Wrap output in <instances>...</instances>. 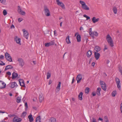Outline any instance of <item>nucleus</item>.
Returning a JSON list of instances; mask_svg holds the SVG:
<instances>
[{"instance_id":"obj_1","label":"nucleus","mask_w":122,"mask_h":122,"mask_svg":"<svg viewBox=\"0 0 122 122\" xmlns=\"http://www.w3.org/2000/svg\"><path fill=\"white\" fill-rule=\"evenodd\" d=\"M106 39L110 46L111 47H113L114 46L113 41L112 38L109 34L107 35Z\"/></svg>"},{"instance_id":"obj_2","label":"nucleus","mask_w":122,"mask_h":122,"mask_svg":"<svg viewBox=\"0 0 122 122\" xmlns=\"http://www.w3.org/2000/svg\"><path fill=\"white\" fill-rule=\"evenodd\" d=\"M80 3L81 5V7L83 9L86 10H89V7L86 5L84 2L82 1H80Z\"/></svg>"},{"instance_id":"obj_3","label":"nucleus","mask_w":122,"mask_h":122,"mask_svg":"<svg viewBox=\"0 0 122 122\" xmlns=\"http://www.w3.org/2000/svg\"><path fill=\"white\" fill-rule=\"evenodd\" d=\"M5 56L6 59L8 61L10 62L12 61L11 56L7 52H6L5 53Z\"/></svg>"},{"instance_id":"obj_4","label":"nucleus","mask_w":122,"mask_h":122,"mask_svg":"<svg viewBox=\"0 0 122 122\" xmlns=\"http://www.w3.org/2000/svg\"><path fill=\"white\" fill-rule=\"evenodd\" d=\"M115 81L117 88L119 90H120L121 89V83H120V80L119 78H115Z\"/></svg>"},{"instance_id":"obj_5","label":"nucleus","mask_w":122,"mask_h":122,"mask_svg":"<svg viewBox=\"0 0 122 122\" xmlns=\"http://www.w3.org/2000/svg\"><path fill=\"white\" fill-rule=\"evenodd\" d=\"M17 61L19 62V66L22 67L25 64L22 58H19L17 59Z\"/></svg>"},{"instance_id":"obj_6","label":"nucleus","mask_w":122,"mask_h":122,"mask_svg":"<svg viewBox=\"0 0 122 122\" xmlns=\"http://www.w3.org/2000/svg\"><path fill=\"white\" fill-rule=\"evenodd\" d=\"M100 84L101 86L102 89L106 91L107 89V87L105 83L103 81H100Z\"/></svg>"},{"instance_id":"obj_7","label":"nucleus","mask_w":122,"mask_h":122,"mask_svg":"<svg viewBox=\"0 0 122 122\" xmlns=\"http://www.w3.org/2000/svg\"><path fill=\"white\" fill-rule=\"evenodd\" d=\"M57 4L59 6H60L63 9H65V5L64 4L61 2L59 0H56Z\"/></svg>"},{"instance_id":"obj_8","label":"nucleus","mask_w":122,"mask_h":122,"mask_svg":"<svg viewBox=\"0 0 122 122\" xmlns=\"http://www.w3.org/2000/svg\"><path fill=\"white\" fill-rule=\"evenodd\" d=\"M82 79V75L80 74H78L77 75L76 78V80L77 81V83H78L80 82Z\"/></svg>"},{"instance_id":"obj_9","label":"nucleus","mask_w":122,"mask_h":122,"mask_svg":"<svg viewBox=\"0 0 122 122\" xmlns=\"http://www.w3.org/2000/svg\"><path fill=\"white\" fill-rule=\"evenodd\" d=\"M21 120L22 119L21 118L17 116L14 117L13 120V122H20Z\"/></svg>"},{"instance_id":"obj_10","label":"nucleus","mask_w":122,"mask_h":122,"mask_svg":"<svg viewBox=\"0 0 122 122\" xmlns=\"http://www.w3.org/2000/svg\"><path fill=\"white\" fill-rule=\"evenodd\" d=\"M44 13L46 16H48L50 15V14L49 10L47 7L44 8Z\"/></svg>"},{"instance_id":"obj_11","label":"nucleus","mask_w":122,"mask_h":122,"mask_svg":"<svg viewBox=\"0 0 122 122\" xmlns=\"http://www.w3.org/2000/svg\"><path fill=\"white\" fill-rule=\"evenodd\" d=\"M15 41L16 42V43L19 45H21V40L20 38H18L17 36H15L14 38Z\"/></svg>"},{"instance_id":"obj_12","label":"nucleus","mask_w":122,"mask_h":122,"mask_svg":"<svg viewBox=\"0 0 122 122\" xmlns=\"http://www.w3.org/2000/svg\"><path fill=\"white\" fill-rule=\"evenodd\" d=\"M22 31L23 32L24 36L27 39H28V32L24 29H23Z\"/></svg>"},{"instance_id":"obj_13","label":"nucleus","mask_w":122,"mask_h":122,"mask_svg":"<svg viewBox=\"0 0 122 122\" xmlns=\"http://www.w3.org/2000/svg\"><path fill=\"white\" fill-rule=\"evenodd\" d=\"M18 11L19 13L21 15H25V11H23L20 7L19 6H18Z\"/></svg>"},{"instance_id":"obj_14","label":"nucleus","mask_w":122,"mask_h":122,"mask_svg":"<svg viewBox=\"0 0 122 122\" xmlns=\"http://www.w3.org/2000/svg\"><path fill=\"white\" fill-rule=\"evenodd\" d=\"M6 84L2 81H0V88H5Z\"/></svg>"},{"instance_id":"obj_15","label":"nucleus","mask_w":122,"mask_h":122,"mask_svg":"<svg viewBox=\"0 0 122 122\" xmlns=\"http://www.w3.org/2000/svg\"><path fill=\"white\" fill-rule=\"evenodd\" d=\"M19 81L20 85L22 86L25 87V84L24 83V80L21 79H19Z\"/></svg>"},{"instance_id":"obj_16","label":"nucleus","mask_w":122,"mask_h":122,"mask_svg":"<svg viewBox=\"0 0 122 122\" xmlns=\"http://www.w3.org/2000/svg\"><path fill=\"white\" fill-rule=\"evenodd\" d=\"M94 56L96 60H98L100 56V54L96 52H94Z\"/></svg>"},{"instance_id":"obj_17","label":"nucleus","mask_w":122,"mask_h":122,"mask_svg":"<svg viewBox=\"0 0 122 122\" xmlns=\"http://www.w3.org/2000/svg\"><path fill=\"white\" fill-rule=\"evenodd\" d=\"M101 50V48L99 46H97L95 47L94 48V52H97L100 51Z\"/></svg>"},{"instance_id":"obj_18","label":"nucleus","mask_w":122,"mask_h":122,"mask_svg":"<svg viewBox=\"0 0 122 122\" xmlns=\"http://www.w3.org/2000/svg\"><path fill=\"white\" fill-rule=\"evenodd\" d=\"M99 20V18L96 19L95 17H93L92 18V21L94 23L96 22H97Z\"/></svg>"},{"instance_id":"obj_19","label":"nucleus","mask_w":122,"mask_h":122,"mask_svg":"<svg viewBox=\"0 0 122 122\" xmlns=\"http://www.w3.org/2000/svg\"><path fill=\"white\" fill-rule=\"evenodd\" d=\"M10 87L11 88H14L17 85V84L15 82H11L10 83Z\"/></svg>"},{"instance_id":"obj_20","label":"nucleus","mask_w":122,"mask_h":122,"mask_svg":"<svg viewBox=\"0 0 122 122\" xmlns=\"http://www.w3.org/2000/svg\"><path fill=\"white\" fill-rule=\"evenodd\" d=\"M18 76V74L17 73L15 72H13L12 74V79H15Z\"/></svg>"},{"instance_id":"obj_21","label":"nucleus","mask_w":122,"mask_h":122,"mask_svg":"<svg viewBox=\"0 0 122 122\" xmlns=\"http://www.w3.org/2000/svg\"><path fill=\"white\" fill-rule=\"evenodd\" d=\"M28 118L29 119V121L30 122H32L33 121V117L31 114H30L29 115Z\"/></svg>"},{"instance_id":"obj_22","label":"nucleus","mask_w":122,"mask_h":122,"mask_svg":"<svg viewBox=\"0 0 122 122\" xmlns=\"http://www.w3.org/2000/svg\"><path fill=\"white\" fill-rule=\"evenodd\" d=\"M101 90V89L99 87H98L96 93L98 96H100L101 95L100 92Z\"/></svg>"},{"instance_id":"obj_23","label":"nucleus","mask_w":122,"mask_h":122,"mask_svg":"<svg viewBox=\"0 0 122 122\" xmlns=\"http://www.w3.org/2000/svg\"><path fill=\"white\" fill-rule=\"evenodd\" d=\"M92 54V52L91 51L89 50L87 51V57L89 58Z\"/></svg>"},{"instance_id":"obj_24","label":"nucleus","mask_w":122,"mask_h":122,"mask_svg":"<svg viewBox=\"0 0 122 122\" xmlns=\"http://www.w3.org/2000/svg\"><path fill=\"white\" fill-rule=\"evenodd\" d=\"M81 35L79 34H78L76 36L77 41L78 42H80L81 41Z\"/></svg>"},{"instance_id":"obj_25","label":"nucleus","mask_w":122,"mask_h":122,"mask_svg":"<svg viewBox=\"0 0 122 122\" xmlns=\"http://www.w3.org/2000/svg\"><path fill=\"white\" fill-rule=\"evenodd\" d=\"M49 122H56V118L52 117L49 119Z\"/></svg>"},{"instance_id":"obj_26","label":"nucleus","mask_w":122,"mask_h":122,"mask_svg":"<svg viewBox=\"0 0 122 122\" xmlns=\"http://www.w3.org/2000/svg\"><path fill=\"white\" fill-rule=\"evenodd\" d=\"M83 95V93L82 92H81L78 95V97L79 99L81 100L82 99V96Z\"/></svg>"},{"instance_id":"obj_27","label":"nucleus","mask_w":122,"mask_h":122,"mask_svg":"<svg viewBox=\"0 0 122 122\" xmlns=\"http://www.w3.org/2000/svg\"><path fill=\"white\" fill-rule=\"evenodd\" d=\"M61 82H59L57 85V86L56 88L57 90L58 91H59L60 89V86L61 85Z\"/></svg>"},{"instance_id":"obj_28","label":"nucleus","mask_w":122,"mask_h":122,"mask_svg":"<svg viewBox=\"0 0 122 122\" xmlns=\"http://www.w3.org/2000/svg\"><path fill=\"white\" fill-rule=\"evenodd\" d=\"M66 43L67 44H69L71 43V41L69 39V36H67L66 39Z\"/></svg>"},{"instance_id":"obj_29","label":"nucleus","mask_w":122,"mask_h":122,"mask_svg":"<svg viewBox=\"0 0 122 122\" xmlns=\"http://www.w3.org/2000/svg\"><path fill=\"white\" fill-rule=\"evenodd\" d=\"M21 96H18L17 97L16 99V102L17 103H19L21 102Z\"/></svg>"},{"instance_id":"obj_30","label":"nucleus","mask_w":122,"mask_h":122,"mask_svg":"<svg viewBox=\"0 0 122 122\" xmlns=\"http://www.w3.org/2000/svg\"><path fill=\"white\" fill-rule=\"evenodd\" d=\"M13 67L11 65H7L5 69V70H6L8 69H11Z\"/></svg>"},{"instance_id":"obj_31","label":"nucleus","mask_w":122,"mask_h":122,"mask_svg":"<svg viewBox=\"0 0 122 122\" xmlns=\"http://www.w3.org/2000/svg\"><path fill=\"white\" fill-rule=\"evenodd\" d=\"M39 99L40 101V102H41L44 99V97L42 95H40L39 97Z\"/></svg>"},{"instance_id":"obj_32","label":"nucleus","mask_w":122,"mask_h":122,"mask_svg":"<svg viewBox=\"0 0 122 122\" xmlns=\"http://www.w3.org/2000/svg\"><path fill=\"white\" fill-rule=\"evenodd\" d=\"M41 119L40 116H39L36 118V122H41Z\"/></svg>"},{"instance_id":"obj_33","label":"nucleus","mask_w":122,"mask_h":122,"mask_svg":"<svg viewBox=\"0 0 122 122\" xmlns=\"http://www.w3.org/2000/svg\"><path fill=\"white\" fill-rule=\"evenodd\" d=\"M113 10L114 13L115 14H116L117 13V9L116 7H114L113 9Z\"/></svg>"},{"instance_id":"obj_34","label":"nucleus","mask_w":122,"mask_h":122,"mask_svg":"<svg viewBox=\"0 0 122 122\" xmlns=\"http://www.w3.org/2000/svg\"><path fill=\"white\" fill-rule=\"evenodd\" d=\"M92 33V36H93L94 35H95L96 36H98V33H97V32L96 31H94Z\"/></svg>"},{"instance_id":"obj_35","label":"nucleus","mask_w":122,"mask_h":122,"mask_svg":"<svg viewBox=\"0 0 122 122\" xmlns=\"http://www.w3.org/2000/svg\"><path fill=\"white\" fill-rule=\"evenodd\" d=\"M104 118L105 122H109V120L107 117L106 116H105L104 117Z\"/></svg>"},{"instance_id":"obj_36","label":"nucleus","mask_w":122,"mask_h":122,"mask_svg":"<svg viewBox=\"0 0 122 122\" xmlns=\"http://www.w3.org/2000/svg\"><path fill=\"white\" fill-rule=\"evenodd\" d=\"M47 79H49L51 77V74L49 72H48L47 73Z\"/></svg>"},{"instance_id":"obj_37","label":"nucleus","mask_w":122,"mask_h":122,"mask_svg":"<svg viewBox=\"0 0 122 122\" xmlns=\"http://www.w3.org/2000/svg\"><path fill=\"white\" fill-rule=\"evenodd\" d=\"M116 93H117L116 91H113L112 92V96L113 97H114L115 95L116 94Z\"/></svg>"},{"instance_id":"obj_38","label":"nucleus","mask_w":122,"mask_h":122,"mask_svg":"<svg viewBox=\"0 0 122 122\" xmlns=\"http://www.w3.org/2000/svg\"><path fill=\"white\" fill-rule=\"evenodd\" d=\"M89 88L88 87L86 88L85 90V93H86L88 94L89 92Z\"/></svg>"},{"instance_id":"obj_39","label":"nucleus","mask_w":122,"mask_h":122,"mask_svg":"<svg viewBox=\"0 0 122 122\" xmlns=\"http://www.w3.org/2000/svg\"><path fill=\"white\" fill-rule=\"evenodd\" d=\"M49 43H50V44L51 46L53 45L55 43L54 41H51Z\"/></svg>"},{"instance_id":"obj_40","label":"nucleus","mask_w":122,"mask_h":122,"mask_svg":"<svg viewBox=\"0 0 122 122\" xmlns=\"http://www.w3.org/2000/svg\"><path fill=\"white\" fill-rule=\"evenodd\" d=\"M3 15L5 16L6 15L7 12L6 10H4L3 12Z\"/></svg>"},{"instance_id":"obj_41","label":"nucleus","mask_w":122,"mask_h":122,"mask_svg":"<svg viewBox=\"0 0 122 122\" xmlns=\"http://www.w3.org/2000/svg\"><path fill=\"white\" fill-rule=\"evenodd\" d=\"M89 30H90V31L89 32V34L91 36H92V28H91Z\"/></svg>"},{"instance_id":"obj_42","label":"nucleus","mask_w":122,"mask_h":122,"mask_svg":"<svg viewBox=\"0 0 122 122\" xmlns=\"http://www.w3.org/2000/svg\"><path fill=\"white\" fill-rule=\"evenodd\" d=\"M45 45L47 47H48L50 46H51V45L50 44V43L49 42L45 43Z\"/></svg>"},{"instance_id":"obj_43","label":"nucleus","mask_w":122,"mask_h":122,"mask_svg":"<svg viewBox=\"0 0 122 122\" xmlns=\"http://www.w3.org/2000/svg\"><path fill=\"white\" fill-rule=\"evenodd\" d=\"M91 122H97L96 119L94 118H93L92 120H91Z\"/></svg>"},{"instance_id":"obj_44","label":"nucleus","mask_w":122,"mask_h":122,"mask_svg":"<svg viewBox=\"0 0 122 122\" xmlns=\"http://www.w3.org/2000/svg\"><path fill=\"white\" fill-rule=\"evenodd\" d=\"M26 112H23L22 114V116H23L24 117L26 115Z\"/></svg>"},{"instance_id":"obj_45","label":"nucleus","mask_w":122,"mask_h":122,"mask_svg":"<svg viewBox=\"0 0 122 122\" xmlns=\"http://www.w3.org/2000/svg\"><path fill=\"white\" fill-rule=\"evenodd\" d=\"M5 2V0H0V2L3 4H4Z\"/></svg>"},{"instance_id":"obj_46","label":"nucleus","mask_w":122,"mask_h":122,"mask_svg":"<svg viewBox=\"0 0 122 122\" xmlns=\"http://www.w3.org/2000/svg\"><path fill=\"white\" fill-rule=\"evenodd\" d=\"M5 65V63H3V62L2 61L0 60V65Z\"/></svg>"},{"instance_id":"obj_47","label":"nucleus","mask_w":122,"mask_h":122,"mask_svg":"<svg viewBox=\"0 0 122 122\" xmlns=\"http://www.w3.org/2000/svg\"><path fill=\"white\" fill-rule=\"evenodd\" d=\"M23 20V19L22 18H19L18 19V22H21Z\"/></svg>"},{"instance_id":"obj_48","label":"nucleus","mask_w":122,"mask_h":122,"mask_svg":"<svg viewBox=\"0 0 122 122\" xmlns=\"http://www.w3.org/2000/svg\"><path fill=\"white\" fill-rule=\"evenodd\" d=\"M120 110L121 111V113H122V103L120 104Z\"/></svg>"},{"instance_id":"obj_49","label":"nucleus","mask_w":122,"mask_h":122,"mask_svg":"<svg viewBox=\"0 0 122 122\" xmlns=\"http://www.w3.org/2000/svg\"><path fill=\"white\" fill-rule=\"evenodd\" d=\"M4 57V56L3 55H1L0 56V59L2 60L3 59Z\"/></svg>"},{"instance_id":"obj_50","label":"nucleus","mask_w":122,"mask_h":122,"mask_svg":"<svg viewBox=\"0 0 122 122\" xmlns=\"http://www.w3.org/2000/svg\"><path fill=\"white\" fill-rule=\"evenodd\" d=\"M54 35L55 36H57L56 32V30H55L54 31Z\"/></svg>"},{"instance_id":"obj_51","label":"nucleus","mask_w":122,"mask_h":122,"mask_svg":"<svg viewBox=\"0 0 122 122\" xmlns=\"http://www.w3.org/2000/svg\"><path fill=\"white\" fill-rule=\"evenodd\" d=\"M7 74L9 76H10L11 75V72H10L8 71L7 73Z\"/></svg>"},{"instance_id":"obj_52","label":"nucleus","mask_w":122,"mask_h":122,"mask_svg":"<svg viewBox=\"0 0 122 122\" xmlns=\"http://www.w3.org/2000/svg\"><path fill=\"white\" fill-rule=\"evenodd\" d=\"M25 106L26 107V108H27L28 107V106L27 104V102H25Z\"/></svg>"},{"instance_id":"obj_53","label":"nucleus","mask_w":122,"mask_h":122,"mask_svg":"<svg viewBox=\"0 0 122 122\" xmlns=\"http://www.w3.org/2000/svg\"><path fill=\"white\" fill-rule=\"evenodd\" d=\"M8 116L9 117H12L13 116H14L13 115H12L11 114H9V115H8Z\"/></svg>"},{"instance_id":"obj_54","label":"nucleus","mask_w":122,"mask_h":122,"mask_svg":"<svg viewBox=\"0 0 122 122\" xmlns=\"http://www.w3.org/2000/svg\"><path fill=\"white\" fill-rule=\"evenodd\" d=\"M107 48L106 46L105 45V48L104 49V51H105L106 50H107Z\"/></svg>"},{"instance_id":"obj_55","label":"nucleus","mask_w":122,"mask_h":122,"mask_svg":"<svg viewBox=\"0 0 122 122\" xmlns=\"http://www.w3.org/2000/svg\"><path fill=\"white\" fill-rule=\"evenodd\" d=\"M75 81V80L74 79V77H73L72 79V82H71L72 84Z\"/></svg>"},{"instance_id":"obj_56","label":"nucleus","mask_w":122,"mask_h":122,"mask_svg":"<svg viewBox=\"0 0 122 122\" xmlns=\"http://www.w3.org/2000/svg\"><path fill=\"white\" fill-rule=\"evenodd\" d=\"M51 83H52L51 81V80L49 81V83H48V85H50V84H51Z\"/></svg>"},{"instance_id":"obj_57","label":"nucleus","mask_w":122,"mask_h":122,"mask_svg":"<svg viewBox=\"0 0 122 122\" xmlns=\"http://www.w3.org/2000/svg\"><path fill=\"white\" fill-rule=\"evenodd\" d=\"M92 94L93 96H96V93H95L93 92L92 93Z\"/></svg>"},{"instance_id":"obj_58","label":"nucleus","mask_w":122,"mask_h":122,"mask_svg":"<svg viewBox=\"0 0 122 122\" xmlns=\"http://www.w3.org/2000/svg\"><path fill=\"white\" fill-rule=\"evenodd\" d=\"M15 28V27H14V25H12L10 27L11 28Z\"/></svg>"},{"instance_id":"obj_59","label":"nucleus","mask_w":122,"mask_h":122,"mask_svg":"<svg viewBox=\"0 0 122 122\" xmlns=\"http://www.w3.org/2000/svg\"><path fill=\"white\" fill-rule=\"evenodd\" d=\"M119 71L121 73V75H122V69H120L119 70Z\"/></svg>"},{"instance_id":"obj_60","label":"nucleus","mask_w":122,"mask_h":122,"mask_svg":"<svg viewBox=\"0 0 122 122\" xmlns=\"http://www.w3.org/2000/svg\"><path fill=\"white\" fill-rule=\"evenodd\" d=\"M103 120V119L102 118L99 117V119H98V121L100 120V121H102Z\"/></svg>"},{"instance_id":"obj_61","label":"nucleus","mask_w":122,"mask_h":122,"mask_svg":"<svg viewBox=\"0 0 122 122\" xmlns=\"http://www.w3.org/2000/svg\"><path fill=\"white\" fill-rule=\"evenodd\" d=\"M86 18V20H88L90 19V17L87 16V17Z\"/></svg>"},{"instance_id":"obj_62","label":"nucleus","mask_w":122,"mask_h":122,"mask_svg":"<svg viewBox=\"0 0 122 122\" xmlns=\"http://www.w3.org/2000/svg\"><path fill=\"white\" fill-rule=\"evenodd\" d=\"M95 64V63L94 62H93L92 64V66H94Z\"/></svg>"},{"instance_id":"obj_63","label":"nucleus","mask_w":122,"mask_h":122,"mask_svg":"<svg viewBox=\"0 0 122 122\" xmlns=\"http://www.w3.org/2000/svg\"><path fill=\"white\" fill-rule=\"evenodd\" d=\"M83 16L84 17L86 18L87 16L86 15H83Z\"/></svg>"},{"instance_id":"obj_64","label":"nucleus","mask_w":122,"mask_h":122,"mask_svg":"<svg viewBox=\"0 0 122 122\" xmlns=\"http://www.w3.org/2000/svg\"><path fill=\"white\" fill-rule=\"evenodd\" d=\"M33 62L34 65H35L36 64V61H33Z\"/></svg>"}]
</instances>
